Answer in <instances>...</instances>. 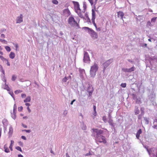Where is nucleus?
<instances>
[{"instance_id":"13","label":"nucleus","mask_w":157,"mask_h":157,"mask_svg":"<svg viewBox=\"0 0 157 157\" xmlns=\"http://www.w3.org/2000/svg\"><path fill=\"white\" fill-rule=\"evenodd\" d=\"M124 13L122 11H119L117 12V17H120L121 19L122 20L123 22H124V21L123 20V17L124 16Z\"/></svg>"},{"instance_id":"30","label":"nucleus","mask_w":157,"mask_h":157,"mask_svg":"<svg viewBox=\"0 0 157 157\" xmlns=\"http://www.w3.org/2000/svg\"><path fill=\"white\" fill-rule=\"evenodd\" d=\"M1 77H2V80L5 82H6V79L5 78V74L3 75L2 74L1 75Z\"/></svg>"},{"instance_id":"36","label":"nucleus","mask_w":157,"mask_h":157,"mask_svg":"<svg viewBox=\"0 0 157 157\" xmlns=\"http://www.w3.org/2000/svg\"><path fill=\"white\" fill-rule=\"evenodd\" d=\"M67 80L68 78H67V77H65L63 79L62 82L63 83L65 82H67Z\"/></svg>"},{"instance_id":"25","label":"nucleus","mask_w":157,"mask_h":157,"mask_svg":"<svg viewBox=\"0 0 157 157\" xmlns=\"http://www.w3.org/2000/svg\"><path fill=\"white\" fill-rule=\"evenodd\" d=\"M76 13H78V15H79V17H80L81 18H83V15L82 14V13H81L80 11V10L77 11V12H76Z\"/></svg>"},{"instance_id":"51","label":"nucleus","mask_w":157,"mask_h":157,"mask_svg":"<svg viewBox=\"0 0 157 157\" xmlns=\"http://www.w3.org/2000/svg\"><path fill=\"white\" fill-rule=\"evenodd\" d=\"M9 94H10V95L12 96V97H13V98H14H14L13 97L14 96V94L13 92H9Z\"/></svg>"},{"instance_id":"40","label":"nucleus","mask_w":157,"mask_h":157,"mask_svg":"<svg viewBox=\"0 0 157 157\" xmlns=\"http://www.w3.org/2000/svg\"><path fill=\"white\" fill-rule=\"evenodd\" d=\"M22 90H16L15 91L14 93L16 94H17L19 93L22 92Z\"/></svg>"},{"instance_id":"8","label":"nucleus","mask_w":157,"mask_h":157,"mask_svg":"<svg viewBox=\"0 0 157 157\" xmlns=\"http://www.w3.org/2000/svg\"><path fill=\"white\" fill-rule=\"evenodd\" d=\"M73 3L74 5L75 8L76 12L77 11H81V10L79 7V5L78 3V2L73 1Z\"/></svg>"},{"instance_id":"46","label":"nucleus","mask_w":157,"mask_h":157,"mask_svg":"<svg viewBox=\"0 0 157 157\" xmlns=\"http://www.w3.org/2000/svg\"><path fill=\"white\" fill-rule=\"evenodd\" d=\"M17 106H16V105L15 104L14 105V106H13V111L15 112V111H16V109H17Z\"/></svg>"},{"instance_id":"7","label":"nucleus","mask_w":157,"mask_h":157,"mask_svg":"<svg viewBox=\"0 0 157 157\" xmlns=\"http://www.w3.org/2000/svg\"><path fill=\"white\" fill-rule=\"evenodd\" d=\"M96 139L100 143L102 142L104 144H105L106 143L105 137L103 136L96 138Z\"/></svg>"},{"instance_id":"37","label":"nucleus","mask_w":157,"mask_h":157,"mask_svg":"<svg viewBox=\"0 0 157 157\" xmlns=\"http://www.w3.org/2000/svg\"><path fill=\"white\" fill-rule=\"evenodd\" d=\"M5 48L6 49V51L8 52H10L11 50L9 46H6Z\"/></svg>"},{"instance_id":"41","label":"nucleus","mask_w":157,"mask_h":157,"mask_svg":"<svg viewBox=\"0 0 157 157\" xmlns=\"http://www.w3.org/2000/svg\"><path fill=\"white\" fill-rule=\"evenodd\" d=\"M52 2L55 4L57 5L58 4V2L57 0H53Z\"/></svg>"},{"instance_id":"12","label":"nucleus","mask_w":157,"mask_h":157,"mask_svg":"<svg viewBox=\"0 0 157 157\" xmlns=\"http://www.w3.org/2000/svg\"><path fill=\"white\" fill-rule=\"evenodd\" d=\"M76 21L75 20L74 18L73 17H70L68 20V22L69 24L73 25V24Z\"/></svg>"},{"instance_id":"9","label":"nucleus","mask_w":157,"mask_h":157,"mask_svg":"<svg viewBox=\"0 0 157 157\" xmlns=\"http://www.w3.org/2000/svg\"><path fill=\"white\" fill-rule=\"evenodd\" d=\"M87 91L89 93V96H90L92 95V94L94 91V89L92 86L89 85L87 87Z\"/></svg>"},{"instance_id":"54","label":"nucleus","mask_w":157,"mask_h":157,"mask_svg":"<svg viewBox=\"0 0 157 157\" xmlns=\"http://www.w3.org/2000/svg\"><path fill=\"white\" fill-rule=\"evenodd\" d=\"M90 3L91 6L93 4V0H88Z\"/></svg>"},{"instance_id":"31","label":"nucleus","mask_w":157,"mask_h":157,"mask_svg":"<svg viewBox=\"0 0 157 157\" xmlns=\"http://www.w3.org/2000/svg\"><path fill=\"white\" fill-rule=\"evenodd\" d=\"M144 108L143 107H142L140 108V111L141 112V114H142V115H144Z\"/></svg>"},{"instance_id":"1","label":"nucleus","mask_w":157,"mask_h":157,"mask_svg":"<svg viewBox=\"0 0 157 157\" xmlns=\"http://www.w3.org/2000/svg\"><path fill=\"white\" fill-rule=\"evenodd\" d=\"M98 68V66L96 63H94V64L91 67L90 71V76L91 77L93 78L95 76Z\"/></svg>"},{"instance_id":"6","label":"nucleus","mask_w":157,"mask_h":157,"mask_svg":"<svg viewBox=\"0 0 157 157\" xmlns=\"http://www.w3.org/2000/svg\"><path fill=\"white\" fill-rule=\"evenodd\" d=\"M83 61L86 63H89L90 59L88 53L86 52H84Z\"/></svg>"},{"instance_id":"57","label":"nucleus","mask_w":157,"mask_h":157,"mask_svg":"<svg viewBox=\"0 0 157 157\" xmlns=\"http://www.w3.org/2000/svg\"><path fill=\"white\" fill-rule=\"evenodd\" d=\"M0 41L2 42H6V43L7 42V41L5 40L4 39H0Z\"/></svg>"},{"instance_id":"34","label":"nucleus","mask_w":157,"mask_h":157,"mask_svg":"<svg viewBox=\"0 0 157 157\" xmlns=\"http://www.w3.org/2000/svg\"><path fill=\"white\" fill-rule=\"evenodd\" d=\"M0 59L3 61H7V59H6L4 58L3 56H0Z\"/></svg>"},{"instance_id":"29","label":"nucleus","mask_w":157,"mask_h":157,"mask_svg":"<svg viewBox=\"0 0 157 157\" xmlns=\"http://www.w3.org/2000/svg\"><path fill=\"white\" fill-rule=\"evenodd\" d=\"M79 71L80 75H82L83 73L85 72V70L83 69H79Z\"/></svg>"},{"instance_id":"11","label":"nucleus","mask_w":157,"mask_h":157,"mask_svg":"<svg viewBox=\"0 0 157 157\" xmlns=\"http://www.w3.org/2000/svg\"><path fill=\"white\" fill-rule=\"evenodd\" d=\"M155 97V94L153 91H151L150 94L149 96V98L151 101H153Z\"/></svg>"},{"instance_id":"61","label":"nucleus","mask_w":157,"mask_h":157,"mask_svg":"<svg viewBox=\"0 0 157 157\" xmlns=\"http://www.w3.org/2000/svg\"><path fill=\"white\" fill-rule=\"evenodd\" d=\"M1 36L2 38H5V35L3 34H2L1 35Z\"/></svg>"},{"instance_id":"55","label":"nucleus","mask_w":157,"mask_h":157,"mask_svg":"<svg viewBox=\"0 0 157 157\" xmlns=\"http://www.w3.org/2000/svg\"><path fill=\"white\" fill-rule=\"evenodd\" d=\"M23 109V107L22 106L19 107L18 108V110L19 111H21Z\"/></svg>"},{"instance_id":"14","label":"nucleus","mask_w":157,"mask_h":157,"mask_svg":"<svg viewBox=\"0 0 157 157\" xmlns=\"http://www.w3.org/2000/svg\"><path fill=\"white\" fill-rule=\"evenodd\" d=\"M2 87L4 89L8 91H10V90L8 86L6 84V82H5L4 84L2 85Z\"/></svg>"},{"instance_id":"28","label":"nucleus","mask_w":157,"mask_h":157,"mask_svg":"<svg viewBox=\"0 0 157 157\" xmlns=\"http://www.w3.org/2000/svg\"><path fill=\"white\" fill-rule=\"evenodd\" d=\"M11 117L14 119H15L16 118V115L15 111H13V113H11Z\"/></svg>"},{"instance_id":"48","label":"nucleus","mask_w":157,"mask_h":157,"mask_svg":"<svg viewBox=\"0 0 157 157\" xmlns=\"http://www.w3.org/2000/svg\"><path fill=\"white\" fill-rule=\"evenodd\" d=\"M13 45H14V47L16 48V51L17 50V48H18V46L17 44H14L13 43Z\"/></svg>"},{"instance_id":"47","label":"nucleus","mask_w":157,"mask_h":157,"mask_svg":"<svg viewBox=\"0 0 157 157\" xmlns=\"http://www.w3.org/2000/svg\"><path fill=\"white\" fill-rule=\"evenodd\" d=\"M143 115H142V114H140L139 115L138 117V119H141L142 118V117Z\"/></svg>"},{"instance_id":"62","label":"nucleus","mask_w":157,"mask_h":157,"mask_svg":"<svg viewBox=\"0 0 157 157\" xmlns=\"http://www.w3.org/2000/svg\"><path fill=\"white\" fill-rule=\"evenodd\" d=\"M96 29V30L97 31H100L101 30V28H98L97 27V28H95Z\"/></svg>"},{"instance_id":"43","label":"nucleus","mask_w":157,"mask_h":157,"mask_svg":"<svg viewBox=\"0 0 157 157\" xmlns=\"http://www.w3.org/2000/svg\"><path fill=\"white\" fill-rule=\"evenodd\" d=\"M156 19V17L152 18L151 19V22H153L154 23L155 22Z\"/></svg>"},{"instance_id":"56","label":"nucleus","mask_w":157,"mask_h":157,"mask_svg":"<svg viewBox=\"0 0 157 157\" xmlns=\"http://www.w3.org/2000/svg\"><path fill=\"white\" fill-rule=\"evenodd\" d=\"M110 118H112L111 114L110 113H109L108 117V119H110Z\"/></svg>"},{"instance_id":"5","label":"nucleus","mask_w":157,"mask_h":157,"mask_svg":"<svg viewBox=\"0 0 157 157\" xmlns=\"http://www.w3.org/2000/svg\"><path fill=\"white\" fill-rule=\"evenodd\" d=\"M113 61V59H110L106 62H105L103 64V66L104 67V69L103 71L104 72L106 68Z\"/></svg>"},{"instance_id":"32","label":"nucleus","mask_w":157,"mask_h":157,"mask_svg":"<svg viewBox=\"0 0 157 157\" xmlns=\"http://www.w3.org/2000/svg\"><path fill=\"white\" fill-rule=\"evenodd\" d=\"M144 119L145 121V124H149V120L146 117H144Z\"/></svg>"},{"instance_id":"21","label":"nucleus","mask_w":157,"mask_h":157,"mask_svg":"<svg viewBox=\"0 0 157 157\" xmlns=\"http://www.w3.org/2000/svg\"><path fill=\"white\" fill-rule=\"evenodd\" d=\"M15 57V53L13 52H11L10 55H9V57L11 59H13Z\"/></svg>"},{"instance_id":"3","label":"nucleus","mask_w":157,"mask_h":157,"mask_svg":"<svg viewBox=\"0 0 157 157\" xmlns=\"http://www.w3.org/2000/svg\"><path fill=\"white\" fill-rule=\"evenodd\" d=\"M92 130L93 131L92 136L96 138L102 136L101 134L103 133V131L101 129H98L93 128Z\"/></svg>"},{"instance_id":"44","label":"nucleus","mask_w":157,"mask_h":157,"mask_svg":"<svg viewBox=\"0 0 157 157\" xmlns=\"http://www.w3.org/2000/svg\"><path fill=\"white\" fill-rule=\"evenodd\" d=\"M83 7L84 8V9L85 10L86 9V3L85 2H83Z\"/></svg>"},{"instance_id":"4","label":"nucleus","mask_w":157,"mask_h":157,"mask_svg":"<svg viewBox=\"0 0 157 157\" xmlns=\"http://www.w3.org/2000/svg\"><path fill=\"white\" fill-rule=\"evenodd\" d=\"M147 151L150 155H155L157 157V147H152L149 149L147 148Z\"/></svg>"},{"instance_id":"33","label":"nucleus","mask_w":157,"mask_h":157,"mask_svg":"<svg viewBox=\"0 0 157 157\" xmlns=\"http://www.w3.org/2000/svg\"><path fill=\"white\" fill-rule=\"evenodd\" d=\"M129 72H130L132 71H134L135 70V67H132L131 68L128 69Z\"/></svg>"},{"instance_id":"38","label":"nucleus","mask_w":157,"mask_h":157,"mask_svg":"<svg viewBox=\"0 0 157 157\" xmlns=\"http://www.w3.org/2000/svg\"><path fill=\"white\" fill-rule=\"evenodd\" d=\"M17 78V77L15 75H13L12 76L11 79L12 81H15Z\"/></svg>"},{"instance_id":"22","label":"nucleus","mask_w":157,"mask_h":157,"mask_svg":"<svg viewBox=\"0 0 157 157\" xmlns=\"http://www.w3.org/2000/svg\"><path fill=\"white\" fill-rule=\"evenodd\" d=\"M31 97L29 96H28L27 98L24 100V102L26 103L27 102H29L31 101Z\"/></svg>"},{"instance_id":"19","label":"nucleus","mask_w":157,"mask_h":157,"mask_svg":"<svg viewBox=\"0 0 157 157\" xmlns=\"http://www.w3.org/2000/svg\"><path fill=\"white\" fill-rule=\"evenodd\" d=\"M92 18L91 20H95V12L94 10V9H92Z\"/></svg>"},{"instance_id":"60","label":"nucleus","mask_w":157,"mask_h":157,"mask_svg":"<svg viewBox=\"0 0 157 157\" xmlns=\"http://www.w3.org/2000/svg\"><path fill=\"white\" fill-rule=\"evenodd\" d=\"M21 138L22 139H23L24 140H26V137L25 136H22L21 137Z\"/></svg>"},{"instance_id":"50","label":"nucleus","mask_w":157,"mask_h":157,"mask_svg":"<svg viewBox=\"0 0 157 157\" xmlns=\"http://www.w3.org/2000/svg\"><path fill=\"white\" fill-rule=\"evenodd\" d=\"M151 59L152 60H156L157 61V57H153L151 58Z\"/></svg>"},{"instance_id":"26","label":"nucleus","mask_w":157,"mask_h":157,"mask_svg":"<svg viewBox=\"0 0 157 157\" xmlns=\"http://www.w3.org/2000/svg\"><path fill=\"white\" fill-rule=\"evenodd\" d=\"M71 26L75 27H76L77 29L78 28H79L78 24L77 23L76 21H75V22L73 24V25H71Z\"/></svg>"},{"instance_id":"53","label":"nucleus","mask_w":157,"mask_h":157,"mask_svg":"<svg viewBox=\"0 0 157 157\" xmlns=\"http://www.w3.org/2000/svg\"><path fill=\"white\" fill-rule=\"evenodd\" d=\"M6 31V29H2L0 31V33H3L4 32V31Z\"/></svg>"},{"instance_id":"20","label":"nucleus","mask_w":157,"mask_h":157,"mask_svg":"<svg viewBox=\"0 0 157 157\" xmlns=\"http://www.w3.org/2000/svg\"><path fill=\"white\" fill-rule=\"evenodd\" d=\"M135 114L137 115L139 113L140 111L138 107L137 106H135L134 110Z\"/></svg>"},{"instance_id":"64","label":"nucleus","mask_w":157,"mask_h":157,"mask_svg":"<svg viewBox=\"0 0 157 157\" xmlns=\"http://www.w3.org/2000/svg\"><path fill=\"white\" fill-rule=\"evenodd\" d=\"M25 132L27 133H30L31 132V130H26Z\"/></svg>"},{"instance_id":"2","label":"nucleus","mask_w":157,"mask_h":157,"mask_svg":"<svg viewBox=\"0 0 157 157\" xmlns=\"http://www.w3.org/2000/svg\"><path fill=\"white\" fill-rule=\"evenodd\" d=\"M86 30L90 34L91 37L93 39H97L98 35L97 33L88 27H84L83 28Z\"/></svg>"},{"instance_id":"52","label":"nucleus","mask_w":157,"mask_h":157,"mask_svg":"<svg viewBox=\"0 0 157 157\" xmlns=\"http://www.w3.org/2000/svg\"><path fill=\"white\" fill-rule=\"evenodd\" d=\"M102 119L105 123H106L107 122V121L105 117H104Z\"/></svg>"},{"instance_id":"49","label":"nucleus","mask_w":157,"mask_h":157,"mask_svg":"<svg viewBox=\"0 0 157 157\" xmlns=\"http://www.w3.org/2000/svg\"><path fill=\"white\" fill-rule=\"evenodd\" d=\"M94 20H92V23H93V25L95 26V27L97 28V25H96V23L95 22Z\"/></svg>"},{"instance_id":"16","label":"nucleus","mask_w":157,"mask_h":157,"mask_svg":"<svg viewBox=\"0 0 157 157\" xmlns=\"http://www.w3.org/2000/svg\"><path fill=\"white\" fill-rule=\"evenodd\" d=\"M142 130L141 129H139V130L137 132L136 136V138L138 139H139L140 135V134H141L142 133Z\"/></svg>"},{"instance_id":"63","label":"nucleus","mask_w":157,"mask_h":157,"mask_svg":"<svg viewBox=\"0 0 157 157\" xmlns=\"http://www.w3.org/2000/svg\"><path fill=\"white\" fill-rule=\"evenodd\" d=\"M22 125L23 127L24 128H27V125L23 124H22Z\"/></svg>"},{"instance_id":"18","label":"nucleus","mask_w":157,"mask_h":157,"mask_svg":"<svg viewBox=\"0 0 157 157\" xmlns=\"http://www.w3.org/2000/svg\"><path fill=\"white\" fill-rule=\"evenodd\" d=\"M153 124H154L152 127L154 128H156L157 127V118L154 120Z\"/></svg>"},{"instance_id":"59","label":"nucleus","mask_w":157,"mask_h":157,"mask_svg":"<svg viewBox=\"0 0 157 157\" xmlns=\"http://www.w3.org/2000/svg\"><path fill=\"white\" fill-rule=\"evenodd\" d=\"M151 25V23L150 21H148L147 23V25L150 26Z\"/></svg>"},{"instance_id":"45","label":"nucleus","mask_w":157,"mask_h":157,"mask_svg":"<svg viewBox=\"0 0 157 157\" xmlns=\"http://www.w3.org/2000/svg\"><path fill=\"white\" fill-rule=\"evenodd\" d=\"M121 86L123 87H125L126 86V83H122L121 84Z\"/></svg>"},{"instance_id":"10","label":"nucleus","mask_w":157,"mask_h":157,"mask_svg":"<svg viewBox=\"0 0 157 157\" xmlns=\"http://www.w3.org/2000/svg\"><path fill=\"white\" fill-rule=\"evenodd\" d=\"M23 16L22 14H21L19 16L17 17L16 19V23H20L23 21Z\"/></svg>"},{"instance_id":"24","label":"nucleus","mask_w":157,"mask_h":157,"mask_svg":"<svg viewBox=\"0 0 157 157\" xmlns=\"http://www.w3.org/2000/svg\"><path fill=\"white\" fill-rule=\"evenodd\" d=\"M14 143V142L13 140H11V144H10V145L9 147L10 149L11 150V151L13 150V148H12V147H13V144Z\"/></svg>"},{"instance_id":"35","label":"nucleus","mask_w":157,"mask_h":157,"mask_svg":"<svg viewBox=\"0 0 157 157\" xmlns=\"http://www.w3.org/2000/svg\"><path fill=\"white\" fill-rule=\"evenodd\" d=\"M122 70L124 72H129L128 69L122 68Z\"/></svg>"},{"instance_id":"42","label":"nucleus","mask_w":157,"mask_h":157,"mask_svg":"<svg viewBox=\"0 0 157 157\" xmlns=\"http://www.w3.org/2000/svg\"><path fill=\"white\" fill-rule=\"evenodd\" d=\"M132 98L133 99L135 100L136 99H137V96L136 94H132Z\"/></svg>"},{"instance_id":"27","label":"nucleus","mask_w":157,"mask_h":157,"mask_svg":"<svg viewBox=\"0 0 157 157\" xmlns=\"http://www.w3.org/2000/svg\"><path fill=\"white\" fill-rule=\"evenodd\" d=\"M0 71H1L3 75H5V71L3 69V68L1 65L0 64Z\"/></svg>"},{"instance_id":"58","label":"nucleus","mask_w":157,"mask_h":157,"mask_svg":"<svg viewBox=\"0 0 157 157\" xmlns=\"http://www.w3.org/2000/svg\"><path fill=\"white\" fill-rule=\"evenodd\" d=\"M21 96L23 98H25L26 97V95L25 94H21Z\"/></svg>"},{"instance_id":"17","label":"nucleus","mask_w":157,"mask_h":157,"mask_svg":"<svg viewBox=\"0 0 157 157\" xmlns=\"http://www.w3.org/2000/svg\"><path fill=\"white\" fill-rule=\"evenodd\" d=\"M108 122L109 125L112 126L114 127V124L113 123V120L112 118L108 119Z\"/></svg>"},{"instance_id":"39","label":"nucleus","mask_w":157,"mask_h":157,"mask_svg":"<svg viewBox=\"0 0 157 157\" xmlns=\"http://www.w3.org/2000/svg\"><path fill=\"white\" fill-rule=\"evenodd\" d=\"M15 148L17 150L20 151L21 152H22V150H21V147H19V146L16 147H15Z\"/></svg>"},{"instance_id":"23","label":"nucleus","mask_w":157,"mask_h":157,"mask_svg":"<svg viewBox=\"0 0 157 157\" xmlns=\"http://www.w3.org/2000/svg\"><path fill=\"white\" fill-rule=\"evenodd\" d=\"M4 148L5 149V151L6 153H8L10 152L9 148L7 147L6 144H5L4 147Z\"/></svg>"},{"instance_id":"15","label":"nucleus","mask_w":157,"mask_h":157,"mask_svg":"<svg viewBox=\"0 0 157 157\" xmlns=\"http://www.w3.org/2000/svg\"><path fill=\"white\" fill-rule=\"evenodd\" d=\"M13 128L11 126H10L9 128V131L8 133L9 137L11 136L13 132Z\"/></svg>"}]
</instances>
